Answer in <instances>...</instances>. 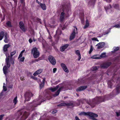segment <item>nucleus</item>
<instances>
[{"label":"nucleus","mask_w":120,"mask_h":120,"mask_svg":"<svg viewBox=\"0 0 120 120\" xmlns=\"http://www.w3.org/2000/svg\"><path fill=\"white\" fill-rule=\"evenodd\" d=\"M79 115L80 116H95L96 117H98V115L94 113L93 112H81L79 114Z\"/></svg>","instance_id":"1"},{"label":"nucleus","mask_w":120,"mask_h":120,"mask_svg":"<svg viewBox=\"0 0 120 120\" xmlns=\"http://www.w3.org/2000/svg\"><path fill=\"white\" fill-rule=\"evenodd\" d=\"M31 53L33 55L34 57L35 58L38 57L39 55V53L38 51L36 48H33L31 50Z\"/></svg>","instance_id":"2"},{"label":"nucleus","mask_w":120,"mask_h":120,"mask_svg":"<svg viewBox=\"0 0 120 120\" xmlns=\"http://www.w3.org/2000/svg\"><path fill=\"white\" fill-rule=\"evenodd\" d=\"M33 96V94L30 92H27L25 94V98L26 101L29 100L31 97Z\"/></svg>","instance_id":"3"},{"label":"nucleus","mask_w":120,"mask_h":120,"mask_svg":"<svg viewBox=\"0 0 120 120\" xmlns=\"http://www.w3.org/2000/svg\"><path fill=\"white\" fill-rule=\"evenodd\" d=\"M77 27H74L72 33L70 36V40L74 38L75 36V34L76 33H77Z\"/></svg>","instance_id":"4"},{"label":"nucleus","mask_w":120,"mask_h":120,"mask_svg":"<svg viewBox=\"0 0 120 120\" xmlns=\"http://www.w3.org/2000/svg\"><path fill=\"white\" fill-rule=\"evenodd\" d=\"M10 46V45H5L3 47V49L4 53L5 54L7 57L9 55L8 53H7L8 51L7 49Z\"/></svg>","instance_id":"5"},{"label":"nucleus","mask_w":120,"mask_h":120,"mask_svg":"<svg viewBox=\"0 0 120 120\" xmlns=\"http://www.w3.org/2000/svg\"><path fill=\"white\" fill-rule=\"evenodd\" d=\"M48 60L53 65H54L56 63V60L54 58L51 56H49Z\"/></svg>","instance_id":"6"},{"label":"nucleus","mask_w":120,"mask_h":120,"mask_svg":"<svg viewBox=\"0 0 120 120\" xmlns=\"http://www.w3.org/2000/svg\"><path fill=\"white\" fill-rule=\"evenodd\" d=\"M111 63L110 62H106L103 64L101 65V67L104 68H108L111 64Z\"/></svg>","instance_id":"7"},{"label":"nucleus","mask_w":120,"mask_h":120,"mask_svg":"<svg viewBox=\"0 0 120 120\" xmlns=\"http://www.w3.org/2000/svg\"><path fill=\"white\" fill-rule=\"evenodd\" d=\"M105 45V43L104 42H100L97 44L96 45V46L98 47L97 48L99 49H101L103 47H104Z\"/></svg>","instance_id":"8"},{"label":"nucleus","mask_w":120,"mask_h":120,"mask_svg":"<svg viewBox=\"0 0 120 120\" xmlns=\"http://www.w3.org/2000/svg\"><path fill=\"white\" fill-rule=\"evenodd\" d=\"M19 24L20 28L22 31L23 32H25V29L23 23L22 22H19Z\"/></svg>","instance_id":"9"},{"label":"nucleus","mask_w":120,"mask_h":120,"mask_svg":"<svg viewBox=\"0 0 120 120\" xmlns=\"http://www.w3.org/2000/svg\"><path fill=\"white\" fill-rule=\"evenodd\" d=\"M61 65L64 71L68 73L69 72V70L68 69L66 66L65 64L63 63H62L61 64Z\"/></svg>","instance_id":"10"},{"label":"nucleus","mask_w":120,"mask_h":120,"mask_svg":"<svg viewBox=\"0 0 120 120\" xmlns=\"http://www.w3.org/2000/svg\"><path fill=\"white\" fill-rule=\"evenodd\" d=\"M4 42L6 43H8L9 41V37L6 33H5L4 34Z\"/></svg>","instance_id":"11"},{"label":"nucleus","mask_w":120,"mask_h":120,"mask_svg":"<svg viewBox=\"0 0 120 120\" xmlns=\"http://www.w3.org/2000/svg\"><path fill=\"white\" fill-rule=\"evenodd\" d=\"M69 45L68 44L63 45L60 48V51L62 52L64 51L65 49H66L68 46Z\"/></svg>","instance_id":"12"},{"label":"nucleus","mask_w":120,"mask_h":120,"mask_svg":"<svg viewBox=\"0 0 120 120\" xmlns=\"http://www.w3.org/2000/svg\"><path fill=\"white\" fill-rule=\"evenodd\" d=\"M86 88L87 86H80L76 90L78 91H81L85 89Z\"/></svg>","instance_id":"13"},{"label":"nucleus","mask_w":120,"mask_h":120,"mask_svg":"<svg viewBox=\"0 0 120 120\" xmlns=\"http://www.w3.org/2000/svg\"><path fill=\"white\" fill-rule=\"evenodd\" d=\"M75 53L79 57V58L78 59V60L79 61L80 60V59H81V54L79 50H76L75 51Z\"/></svg>","instance_id":"14"},{"label":"nucleus","mask_w":120,"mask_h":120,"mask_svg":"<svg viewBox=\"0 0 120 120\" xmlns=\"http://www.w3.org/2000/svg\"><path fill=\"white\" fill-rule=\"evenodd\" d=\"M63 87H60L59 89L56 93L54 95V96L55 97L56 96H58L59 94L60 91L63 89Z\"/></svg>","instance_id":"15"},{"label":"nucleus","mask_w":120,"mask_h":120,"mask_svg":"<svg viewBox=\"0 0 120 120\" xmlns=\"http://www.w3.org/2000/svg\"><path fill=\"white\" fill-rule=\"evenodd\" d=\"M7 56V57L6 59V60L7 66V67H8V68L10 67V66L9 62L10 56Z\"/></svg>","instance_id":"16"},{"label":"nucleus","mask_w":120,"mask_h":120,"mask_svg":"<svg viewBox=\"0 0 120 120\" xmlns=\"http://www.w3.org/2000/svg\"><path fill=\"white\" fill-rule=\"evenodd\" d=\"M42 70L41 69H40L36 71L35 73H34L33 74V75L34 76H36L38 74L41 73L42 72Z\"/></svg>","instance_id":"17"},{"label":"nucleus","mask_w":120,"mask_h":120,"mask_svg":"<svg viewBox=\"0 0 120 120\" xmlns=\"http://www.w3.org/2000/svg\"><path fill=\"white\" fill-rule=\"evenodd\" d=\"M65 13L62 12L61 13L60 18V20L61 21H62L64 19V17Z\"/></svg>","instance_id":"18"},{"label":"nucleus","mask_w":120,"mask_h":120,"mask_svg":"<svg viewBox=\"0 0 120 120\" xmlns=\"http://www.w3.org/2000/svg\"><path fill=\"white\" fill-rule=\"evenodd\" d=\"M8 68L6 66H4V67L3 70L4 74L6 75L8 72Z\"/></svg>","instance_id":"19"},{"label":"nucleus","mask_w":120,"mask_h":120,"mask_svg":"<svg viewBox=\"0 0 120 120\" xmlns=\"http://www.w3.org/2000/svg\"><path fill=\"white\" fill-rule=\"evenodd\" d=\"M39 5L43 10H44L46 9V7L45 4L40 3Z\"/></svg>","instance_id":"20"},{"label":"nucleus","mask_w":120,"mask_h":120,"mask_svg":"<svg viewBox=\"0 0 120 120\" xmlns=\"http://www.w3.org/2000/svg\"><path fill=\"white\" fill-rule=\"evenodd\" d=\"M98 55H95L90 57L91 58L93 59H100V57L98 56Z\"/></svg>","instance_id":"21"},{"label":"nucleus","mask_w":120,"mask_h":120,"mask_svg":"<svg viewBox=\"0 0 120 120\" xmlns=\"http://www.w3.org/2000/svg\"><path fill=\"white\" fill-rule=\"evenodd\" d=\"M5 33L3 32H1L0 33V40H2L3 37H4V34Z\"/></svg>","instance_id":"22"},{"label":"nucleus","mask_w":120,"mask_h":120,"mask_svg":"<svg viewBox=\"0 0 120 120\" xmlns=\"http://www.w3.org/2000/svg\"><path fill=\"white\" fill-rule=\"evenodd\" d=\"M59 87V86L57 85L55 87L51 88L50 90H51L53 92L56 90Z\"/></svg>","instance_id":"23"},{"label":"nucleus","mask_w":120,"mask_h":120,"mask_svg":"<svg viewBox=\"0 0 120 120\" xmlns=\"http://www.w3.org/2000/svg\"><path fill=\"white\" fill-rule=\"evenodd\" d=\"M89 24L88 22V20H86V25L84 27V28L85 29L87 27L89 26Z\"/></svg>","instance_id":"24"},{"label":"nucleus","mask_w":120,"mask_h":120,"mask_svg":"<svg viewBox=\"0 0 120 120\" xmlns=\"http://www.w3.org/2000/svg\"><path fill=\"white\" fill-rule=\"evenodd\" d=\"M106 54L105 52H103L101 54L100 56L101 58L105 57L106 56Z\"/></svg>","instance_id":"25"},{"label":"nucleus","mask_w":120,"mask_h":120,"mask_svg":"<svg viewBox=\"0 0 120 120\" xmlns=\"http://www.w3.org/2000/svg\"><path fill=\"white\" fill-rule=\"evenodd\" d=\"M117 94H118L120 92V86H118L116 88Z\"/></svg>","instance_id":"26"},{"label":"nucleus","mask_w":120,"mask_h":120,"mask_svg":"<svg viewBox=\"0 0 120 120\" xmlns=\"http://www.w3.org/2000/svg\"><path fill=\"white\" fill-rule=\"evenodd\" d=\"M17 101H18L17 100V97L16 96L15 98L13 100V103H14L15 105L16 104Z\"/></svg>","instance_id":"27"},{"label":"nucleus","mask_w":120,"mask_h":120,"mask_svg":"<svg viewBox=\"0 0 120 120\" xmlns=\"http://www.w3.org/2000/svg\"><path fill=\"white\" fill-rule=\"evenodd\" d=\"M101 97H96V101H101Z\"/></svg>","instance_id":"28"},{"label":"nucleus","mask_w":120,"mask_h":120,"mask_svg":"<svg viewBox=\"0 0 120 120\" xmlns=\"http://www.w3.org/2000/svg\"><path fill=\"white\" fill-rule=\"evenodd\" d=\"M113 49L114 50V52H115L119 49V48L118 47H114L113 48Z\"/></svg>","instance_id":"29"},{"label":"nucleus","mask_w":120,"mask_h":120,"mask_svg":"<svg viewBox=\"0 0 120 120\" xmlns=\"http://www.w3.org/2000/svg\"><path fill=\"white\" fill-rule=\"evenodd\" d=\"M66 103H62L58 105V106H66Z\"/></svg>","instance_id":"30"},{"label":"nucleus","mask_w":120,"mask_h":120,"mask_svg":"<svg viewBox=\"0 0 120 120\" xmlns=\"http://www.w3.org/2000/svg\"><path fill=\"white\" fill-rule=\"evenodd\" d=\"M113 27H115L116 28H119L120 27V24H117L114 26Z\"/></svg>","instance_id":"31"},{"label":"nucleus","mask_w":120,"mask_h":120,"mask_svg":"<svg viewBox=\"0 0 120 120\" xmlns=\"http://www.w3.org/2000/svg\"><path fill=\"white\" fill-rule=\"evenodd\" d=\"M73 105V103H72L70 102L69 103H66V106H70L72 105Z\"/></svg>","instance_id":"32"},{"label":"nucleus","mask_w":120,"mask_h":120,"mask_svg":"<svg viewBox=\"0 0 120 120\" xmlns=\"http://www.w3.org/2000/svg\"><path fill=\"white\" fill-rule=\"evenodd\" d=\"M6 24L9 27H11V23L9 21L7 22Z\"/></svg>","instance_id":"33"},{"label":"nucleus","mask_w":120,"mask_h":120,"mask_svg":"<svg viewBox=\"0 0 120 120\" xmlns=\"http://www.w3.org/2000/svg\"><path fill=\"white\" fill-rule=\"evenodd\" d=\"M93 50V47L92 45L90 46V50L89 52V54H90Z\"/></svg>","instance_id":"34"},{"label":"nucleus","mask_w":120,"mask_h":120,"mask_svg":"<svg viewBox=\"0 0 120 120\" xmlns=\"http://www.w3.org/2000/svg\"><path fill=\"white\" fill-rule=\"evenodd\" d=\"M16 52V51H14L13 52H12L11 53V56H13L15 54Z\"/></svg>","instance_id":"35"},{"label":"nucleus","mask_w":120,"mask_h":120,"mask_svg":"<svg viewBox=\"0 0 120 120\" xmlns=\"http://www.w3.org/2000/svg\"><path fill=\"white\" fill-rule=\"evenodd\" d=\"M108 83L109 86V87L110 88H111V86L112 85V84L111 82L109 81H108Z\"/></svg>","instance_id":"36"},{"label":"nucleus","mask_w":120,"mask_h":120,"mask_svg":"<svg viewBox=\"0 0 120 120\" xmlns=\"http://www.w3.org/2000/svg\"><path fill=\"white\" fill-rule=\"evenodd\" d=\"M116 116H120V111L116 112Z\"/></svg>","instance_id":"37"},{"label":"nucleus","mask_w":120,"mask_h":120,"mask_svg":"<svg viewBox=\"0 0 120 120\" xmlns=\"http://www.w3.org/2000/svg\"><path fill=\"white\" fill-rule=\"evenodd\" d=\"M99 67L98 66H95L93 68V71H94L97 70L98 68Z\"/></svg>","instance_id":"38"},{"label":"nucleus","mask_w":120,"mask_h":120,"mask_svg":"<svg viewBox=\"0 0 120 120\" xmlns=\"http://www.w3.org/2000/svg\"><path fill=\"white\" fill-rule=\"evenodd\" d=\"M24 57H22L20 58L19 59V61L22 62L24 61Z\"/></svg>","instance_id":"39"},{"label":"nucleus","mask_w":120,"mask_h":120,"mask_svg":"<svg viewBox=\"0 0 120 120\" xmlns=\"http://www.w3.org/2000/svg\"><path fill=\"white\" fill-rule=\"evenodd\" d=\"M44 82H42L41 84H40V86L41 88H42L44 86Z\"/></svg>","instance_id":"40"},{"label":"nucleus","mask_w":120,"mask_h":120,"mask_svg":"<svg viewBox=\"0 0 120 120\" xmlns=\"http://www.w3.org/2000/svg\"><path fill=\"white\" fill-rule=\"evenodd\" d=\"M91 40L93 41H99L98 40V39L96 38H91Z\"/></svg>","instance_id":"41"},{"label":"nucleus","mask_w":120,"mask_h":120,"mask_svg":"<svg viewBox=\"0 0 120 120\" xmlns=\"http://www.w3.org/2000/svg\"><path fill=\"white\" fill-rule=\"evenodd\" d=\"M90 116L91 117V119L93 120H98L94 118V117H97L95 116Z\"/></svg>","instance_id":"42"},{"label":"nucleus","mask_w":120,"mask_h":120,"mask_svg":"<svg viewBox=\"0 0 120 120\" xmlns=\"http://www.w3.org/2000/svg\"><path fill=\"white\" fill-rule=\"evenodd\" d=\"M4 116V115L3 114L1 115H0V120H2L3 117Z\"/></svg>","instance_id":"43"},{"label":"nucleus","mask_w":120,"mask_h":120,"mask_svg":"<svg viewBox=\"0 0 120 120\" xmlns=\"http://www.w3.org/2000/svg\"><path fill=\"white\" fill-rule=\"evenodd\" d=\"M114 7L116 9H118V8L119 6L118 5H115L114 6Z\"/></svg>","instance_id":"44"},{"label":"nucleus","mask_w":120,"mask_h":120,"mask_svg":"<svg viewBox=\"0 0 120 120\" xmlns=\"http://www.w3.org/2000/svg\"><path fill=\"white\" fill-rule=\"evenodd\" d=\"M56 68H54L53 69V73H55L56 70Z\"/></svg>","instance_id":"45"},{"label":"nucleus","mask_w":120,"mask_h":120,"mask_svg":"<svg viewBox=\"0 0 120 120\" xmlns=\"http://www.w3.org/2000/svg\"><path fill=\"white\" fill-rule=\"evenodd\" d=\"M3 90L4 91H6L7 90V88H6V87L4 86H3Z\"/></svg>","instance_id":"46"},{"label":"nucleus","mask_w":120,"mask_h":120,"mask_svg":"<svg viewBox=\"0 0 120 120\" xmlns=\"http://www.w3.org/2000/svg\"><path fill=\"white\" fill-rule=\"evenodd\" d=\"M28 113L26 112H25L24 113V116L27 117L28 115Z\"/></svg>","instance_id":"47"},{"label":"nucleus","mask_w":120,"mask_h":120,"mask_svg":"<svg viewBox=\"0 0 120 120\" xmlns=\"http://www.w3.org/2000/svg\"><path fill=\"white\" fill-rule=\"evenodd\" d=\"M56 110H54L52 111V114H54L55 113H56Z\"/></svg>","instance_id":"48"},{"label":"nucleus","mask_w":120,"mask_h":120,"mask_svg":"<svg viewBox=\"0 0 120 120\" xmlns=\"http://www.w3.org/2000/svg\"><path fill=\"white\" fill-rule=\"evenodd\" d=\"M22 54L21 53H20V54L19 56L18 59H19L20 58H21V57H22Z\"/></svg>","instance_id":"49"},{"label":"nucleus","mask_w":120,"mask_h":120,"mask_svg":"<svg viewBox=\"0 0 120 120\" xmlns=\"http://www.w3.org/2000/svg\"><path fill=\"white\" fill-rule=\"evenodd\" d=\"M21 3L23 4H24V0H20Z\"/></svg>","instance_id":"50"},{"label":"nucleus","mask_w":120,"mask_h":120,"mask_svg":"<svg viewBox=\"0 0 120 120\" xmlns=\"http://www.w3.org/2000/svg\"><path fill=\"white\" fill-rule=\"evenodd\" d=\"M45 41L44 40H43V41L42 42V44L43 46H44V45L45 44Z\"/></svg>","instance_id":"51"},{"label":"nucleus","mask_w":120,"mask_h":120,"mask_svg":"<svg viewBox=\"0 0 120 120\" xmlns=\"http://www.w3.org/2000/svg\"><path fill=\"white\" fill-rule=\"evenodd\" d=\"M75 119L76 120H80L79 119V118L77 116H76L75 117Z\"/></svg>","instance_id":"52"},{"label":"nucleus","mask_w":120,"mask_h":120,"mask_svg":"<svg viewBox=\"0 0 120 120\" xmlns=\"http://www.w3.org/2000/svg\"><path fill=\"white\" fill-rule=\"evenodd\" d=\"M29 41V42L30 43H31L32 41L31 39H30Z\"/></svg>","instance_id":"53"},{"label":"nucleus","mask_w":120,"mask_h":120,"mask_svg":"<svg viewBox=\"0 0 120 120\" xmlns=\"http://www.w3.org/2000/svg\"><path fill=\"white\" fill-rule=\"evenodd\" d=\"M93 103L92 101H90V103H89V104L90 105H91L92 104H93Z\"/></svg>","instance_id":"54"},{"label":"nucleus","mask_w":120,"mask_h":120,"mask_svg":"<svg viewBox=\"0 0 120 120\" xmlns=\"http://www.w3.org/2000/svg\"><path fill=\"white\" fill-rule=\"evenodd\" d=\"M25 50H23L21 51L20 53L22 54V53H23L25 52Z\"/></svg>","instance_id":"55"},{"label":"nucleus","mask_w":120,"mask_h":120,"mask_svg":"<svg viewBox=\"0 0 120 120\" xmlns=\"http://www.w3.org/2000/svg\"><path fill=\"white\" fill-rule=\"evenodd\" d=\"M106 1L108 2H110L111 1V0H105Z\"/></svg>","instance_id":"56"},{"label":"nucleus","mask_w":120,"mask_h":120,"mask_svg":"<svg viewBox=\"0 0 120 120\" xmlns=\"http://www.w3.org/2000/svg\"><path fill=\"white\" fill-rule=\"evenodd\" d=\"M106 11L107 12V11H110V10H111V9H106Z\"/></svg>","instance_id":"57"},{"label":"nucleus","mask_w":120,"mask_h":120,"mask_svg":"<svg viewBox=\"0 0 120 120\" xmlns=\"http://www.w3.org/2000/svg\"><path fill=\"white\" fill-rule=\"evenodd\" d=\"M45 78H44L43 79V81H42V82H44V83H45Z\"/></svg>","instance_id":"58"},{"label":"nucleus","mask_w":120,"mask_h":120,"mask_svg":"<svg viewBox=\"0 0 120 120\" xmlns=\"http://www.w3.org/2000/svg\"><path fill=\"white\" fill-rule=\"evenodd\" d=\"M36 2L38 3L39 4H40V3L38 1V0H36Z\"/></svg>","instance_id":"59"},{"label":"nucleus","mask_w":120,"mask_h":120,"mask_svg":"<svg viewBox=\"0 0 120 120\" xmlns=\"http://www.w3.org/2000/svg\"><path fill=\"white\" fill-rule=\"evenodd\" d=\"M3 95V92H2L0 94V96H2Z\"/></svg>","instance_id":"60"},{"label":"nucleus","mask_w":120,"mask_h":120,"mask_svg":"<svg viewBox=\"0 0 120 120\" xmlns=\"http://www.w3.org/2000/svg\"><path fill=\"white\" fill-rule=\"evenodd\" d=\"M12 85L10 86L9 87V88H12Z\"/></svg>","instance_id":"61"},{"label":"nucleus","mask_w":120,"mask_h":120,"mask_svg":"<svg viewBox=\"0 0 120 120\" xmlns=\"http://www.w3.org/2000/svg\"><path fill=\"white\" fill-rule=\"evenodd\" d=\"M38 82L39 83V82H41V81L40 80V79H38Z\"/></svg>","instance_id":"62"},{"label":"nucleus","mask_w":120,"mask_h":120,"mask_svg":"<svg viewBox=\"0 0 120 120\" xmlns=\"http://www.w3.org/2000/svg\"><path fill=\"white\" fill-rule=\"evenodd\" d=\"M22 78H22V77H21L20 78V79H21V80H24V79H22Z\"/></svg>","instance_id":"63"},{"label":"nucleus","mask_w":120,"mask_h":120,"mask_svg":"<svg viewBox=\"0 0 120 120\" xmlns=\"http://www.w3.org/2000/svg\"><path fill=\"white\" fill-rule=\"evenodd\" d=\"M14 61H13V62H12V63H11L12 64H14Z\"/></svg>","instance_id":"64"}]
</instances>
